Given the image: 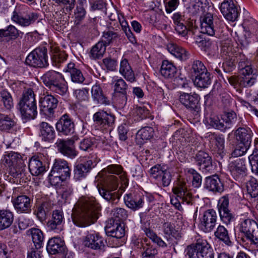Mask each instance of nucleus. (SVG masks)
<instances>
[{
  "label": "nucleus",
  "mask_w": 258,
  "mask_h": 258,
  "mask_svg": "<svg viewBox=\"0 0 258 258\" xmlns=\"http://www.w3.org/2000/svg\"><path fill=\"white\" fill-rule=\"evenodd\" d=\"M119 72L127 81L131 82H133L135 81L134 73L130 66L127 60L125 58L122 60L120 62Z\"/></svg>",
  "instance_id": "58836bf2"
},
{
  "label": "nucleus",
  "mask_w": 258,
  "mask_h": 258,
  "mask_svg": "<svg viewBox=\"0 0 258 258\" xmlns=\"http://www.w3.org/2000/svg\"><path fill=\"white\" fill-rule=\"evenodd\" d=\"M39 137L44 142H51L55 137L53 127L46 122H41L38 125Z\"/></svg>",
  "instance_id": "b1692460"
},
{
  "label": "nucleus",
  "mask_w": 258,
  "mask_h": 258,
  "mask_svg": "<svg viewBox=\"0 0 258 258\" xmlns=\"http://www.w3.org/2000/svg\"><path fill=\"white\" fill-rule=\"evenodd\" d=\"M64 217L63 212L58 210L53 211L52 217L47 222L49 230L58 233L63 229Z\"/></svg>",
  "instance_id": "a211bd4d"
},
{
  "label": "nucleus",
  "mask_w": 258,
  "mask_h": 258,
  "mask_svg": "<svg viewBox=\"0 0 258 258\" xmlns=\"http://www.w3.org/2000/svg\"><path fill=\"white\" fill-rule=\"evenodd\" d=\"M222 120L224 121L226 131L227 129L230 128L232 125L235 124L237 120H238L239 122H241L242 118L241 117L237 118L235 112H230L226 113L222 118Z\"/></svg>",
  "instance_id": "603ef678"
},
{
  "label": "nucleus",
  "mask_w": 258,
  "mask_h": 258,
  "mask_svg": "<svg viewBox=\"0 0 258 258\" xmlns=\"http://www.w3.org/2000/svg\"><path fill=\"white\" fill-rule=\"evenodd\" d=\"M31 235L36 249H40L43 246L44 236L42 231L38 228H31L27 231Z\"/></svg>",
  "instance_id": "a19ab883"
},
{
  "label": "nucleus",
  "mask_w": 258,
  "mask_h": 258,
  "mask_svg": "<svg viewBox=\"0 0 258 258\" xmlns=\"http://www.w3.org/2000/svg\"><path fill=\"white\" fill-rule=\"evenodd\" d=\"M207 71L206 67L201 61L196 60L193 61L190 69V72L193 77H195Z\"/></svg>",
  "instance_id": "864d4df0"
},
{
  "label": "nucleus",
  "mask_w": 258,
  "mask_h": 258,
  "mask_svg": "<svg viewBox=\"0 0 258 258\" xmlns=\"http://www.w3.org/2000/svg\"><path fill=\"white\" fill-rule=\"evenodd\" d=\"M111 215L116 222L126 219L128 216L127 211L121 208H114L112 210Z\"/></svg>",
  "instance_id": "e2e57ef3"
},
{
  "label": "nucleus",
  "mask_w": 258,
  "mask_h": 258,
  "mask_svg": "<svg viewBox=\"0 0 258 258\" xmlns=\"http://www.w3.org/2000/svg\"><path fill=\"white\" fill-rule=\"evenodd\" d=\"M144 197L139 194H129L124 197L126 206L129 208L136 211L143 206Z\"/></svg>",
  "instance_id": "393cba45"
},
{
  "label": "nucleus",
  "mask_w": 258,
  "mask_h": 258,
  "mask_svg": "<svg viewBox=\"0 0 258 258\" xmlns=\"http://www.w3.org/2000/svg\"><path fill=\"white\" fill-rule=\"evenodd\" d=\"M38 18V14L35 12H30L23 16L16 8L11 16V20L23 27H27L34 24Z\"/></svg>",
  "instance_id": "f8f14e48"
},
{
  "label": "nucleus",
  "mask_w": 258,
  "mask_h": 258,
  "mask_svg": "<svg viewBox=\"0 0 258 258\" xmlns=\"http://www.w3.org/2000/svg\"><path fill=\"white\" fill-rule=\"evenodd\" d=\"M160 73L165 78H171L176 73V68L172 62L164 60L162 62Z\"/></svg>",
  "instance_id": "c03bdc74"
},
{
  "label": "nucleus",
  "mask_w": 258,
  "mask_h": 258,
  "mask_svg": "<svg viewBox=\"0 0 258 258\" xmlns=\"http://www.w3.org/2000/svg\"><path fill=\"white\" fill-rule=\"evenodd\" d=\"M112 84H114V90L120 93H121V97L123 102H126V90L127 85L126 83L122 79L114 78Z\"/></svg>",
  "instance_id": "49530a36"
},
{
  "label": "nucleus",
  "mask_w": 258,
  "mask_h": 258,
  "mask_svg": "<svg viewBox=\"0 0 258 258\" xmlns=\"http://www.w3.org/2000/svg\"><path fill=\"white\" fill-rule=\"evenodd\" d=\"M14 214L9 210L0 209V230L11 226L14 221Z\"/></svg>",
  "instance_id": "72a5a7b5"
},
{
  "label": "nucleus",
  "mask_w": 258,
  "mask_h": 258,
  "mask_svg": "<svg viewBox=\"0 0 258 258\" xmlns=\"http://www.w3.org/2000/svg\"><path fill=\"white\" fill-rule=\"evenodd\" d=\"M196 86L201 88H206L211 84V74L208 71L195 77L194 80Z\"/></svg>",
  "instance_id": "79ce46f5"
},
{
  "label": "nucleus",
  "mask_w": 258,
  "mask_h": 258,
  "mask_svg": "<svg viewBox=\"0 0 258 258\" xmlns=\"http://www.w3.org/2000/svg\"><path fill=\"white\" fill-rule=\"evenodd\" d=\"M142 258H155L157 254V250L153 246L147 244L140 252Z\"/></svg>",
  "instance_id": "052dcab7"
},
{
  "label": "nucleus",
  "mask_w": 258,
  "mask_h": 258,
  "mask_svg": "<svg viewBox=\"0 0 258 258\" xmlns=\"http://www.w3.org/2000/svg\"><path fill=\"white\" fill-rule=\"evenodd\" d=\"M63 71L70 74L72 81L75 83H82L85 80L82 72L75 67L73 62L69 63Z\"/></svg>",
  "instance_id": "473e14b6"
},
{
  "label": "nucleus",
  "mask_w": 258,
  "mask_h": 258,
  "mask_svg": "<svg viewBox=\"0 0 258 258\" xmlns=\"http://www.w3.org/2000/svg\"><path fill=\"white\" fill-rule=\"evenodd\" d=\"M83 243L85 246L93 249H101L104 246L102 238L97 233L88 234Z\"/></svg>",
  "instance_id": "5701e85b"
},
{
  "label": "nucleus",
  "mask_w": 258,
  "mask_h": 258,
  "mask_svg": "<svg viewBox=\"0 0 258 258\" xmlns=\"http://www.w3.org/2000/svg\"><path fill=\"white\" fill-rule=\"evenodd\" d=\"M64 245L63 240L60 237H54L48 240L46 249L49 254H55L63 251Z\"/></svg>",
  "instance_id": "c756f323"
},
{
  "label": "nucleus",
  "mask_w": 258,
  "mask_h": 258,
  "mask_svg": "<svg viewBox=\"0 0 258 258\" xmlns=\"http://www.w3.org/2000/svg\"><path fill=\"white\" fill-rule=\"evenodd\" d=\"M18 109L25 122L34 119L37 115L35 95L31 89L25 90L18 103Z\"/></svg>",
  "instance_id": "f03ea898"
},
{
  "label": "nucleus",
  "mask_w": 258,
  "mask_h": 258,
  "mask_svg": "<svg viewBox=\"0 0 258 258\" xmlns=\"http://www.w3.org/2000/svg\"><path fill=\"white\" fill-rule=\"evenodd\" d=\"M115 117L110 112L99 109L93 115L95 124L101 130H111L114 124Z\"/></svg>",
  "instance_id": "1a4fd4ad"
},
{
  "label": "nucleus",
  "mask_w": 258,
  "mask_h": 258,
  "mask_svg": "<svg viewBox=\"0 0 258 258\" xmlns=\"http://www.w3.org/2000/svg\"><path fill=\"white\" fill-rule=\"evenodd\" d=\"M50 90L52 92L60 95H64L68 91L67 83L64 80L63 76L54 83L50 87Z\"/></svg>",
  "instance_id": "a18cd8bd"
},
{
  "label": "nucleus",
  "mask_w": 258,
  "mask_h": 258,
  "mask_svg": "<svg viewBox=\"0 0 258 258\" xmlns=\"http://www.w3.org/2000/svg\"><path fill=\"white\" fill-rule=\"evenodd\" d=\"M219 20L214 18L210 13H207L201 19V32L210 36H214L217 30V24Z\"/></svg>",
  "instance_id": "4468645a"
},
{
  "label": "nucleus",
  "mask_w": 258,
  "mask_h": 258,
  "mask_svg": "<svg viewBox=\"0 0 258 258\" xmlns=\"http://www.w3.org/2000/svg\"><path fill=\"white\" fill-rule=\"evenodd\" d=\"M210 144L213 150L219 154L223 153L224 149V138L222 136L217 135L215 134L211 133L208 137Z\"/></svg>",
  "instance_id": "2f4dec72"
},
{
  "label": "nucleus",
  "mask_w": 258,
  "mask_h": 258,
  "mask_svg": "<svg viewBox=\"0 0 258 258\" xmlns=\"http://www.w3.org/2000/svg\"><path fill=\"white\" fill-rule=\"evenodd\" d=\"M200 100L199 95L195 93H183L179 97L180 103L188 109L195 117L197 116L200 111Z\"/></svg>",
  "instance_id": "9b49d317"
},
{
  "label": "nucleus",
  "mask_w": 258,
  "mask_h": 258,
  "mask_svg": "<svg viewBox=\"0 0 258 258\" xmlns=\"http://www.w3.org/2000/svg\"><path fill=\"white\" fill-rule=\"evenodd\" d=\"M15 122L8 115L0 113V130L7 132L13 128Z\"/></svg>",
  "instance_id": "de8ad7c7"
},
{
  "label": "nucleus",
  "mask_w": 258,
  "mask_h": 258,
  "mask_svg": "<svg viewBox=\"0 0 258 258\" xmlns=\"http://www.w3.org/2000/svg\"><path fill=\"white\" fill-rule=\"evenodd\" d=\"M150 112L145 106H136L133 110V115L135 120L140 121L149 116Z\"/></svg>",
  "instance_id": "5fc2aeb1"
},
{
  "label": "nucleus",
  "mask_w": 258,
  "mask_h": 258,
  "mask_svg": "<svg viewBox=\"0 0 258 258\" xmlns=\"http://www.w3.org/2000/svg\"><path fill=\"white\" fill-rule=\"evenodd\" d=\"M49 211L48 204L44 202L36 206L34 214L40 221L43 222L46 219Z\"/></svg>",
  "instance_id": "3c124183"
},
{
  "label": "nucleus",
  "mask_w": 258,
  "mask_h": 258,
  "mask_svg": "<svg viewBox=\"0 0 258 258\" xmlns=\"http://www.w3.org/2000/svg\"><path fill=\"white\" fill-rule=\"evenodd\" d=\"M119 35L117 33L108 30L107 31H105L103 32L102 36L103 39L102 40L104 41V43H105V45L107 46L117 39Z\"/></svg>",
  "instance_id": "680f3d73"
},
{
  "label": "nucleus",
  "mask_w": 258,
  "mask_h": 258,
  "mask_svg": "<svg viewBox=\"0 0 258 258\" xmlns=\"http://www.w3.org/2000/svg\"><path fill=\"white\" fill-rule=\"evenodd\" d=\"M145 232L148 237L151 239L153 242L157 243L159 246L162 247H166L167 246L168 244L160 237H158L153 230L150 229H146Z\"/></svg>",
  "instance_id": "bf43d9fd"
},
{
  "label": "nucleus",
  "mask_w": 258,
  "mask_h": 258,
  "mask_svg": "<svg viewBox=\"0 0 258 258\" xmlns=\"http://www.w3.org/2000/svg\"><path fill=\"white\" fill-rule=\"evenodd\" d=\"M235 135L238 142L250 146L252 133L249 128L240 127L236 130Z\"/></svg>",
  "instance_id": "7c9ffc66"
},
{
  "label": "nucleus",
  "mask_w": 258,
  "mask_h": 258,
  "mask_svg": "<svg viewBox=\"0 0 258 258\" xmlns=\"http://www.w3.org/2000/svg\"><path fill=\"white\" fill-rule=\"evenodd\" d=\"M173 193L178 199H171V204L178 210H181L180 201L182 203H186L189 205L192 203V195L187 190L185 182L179 180L177 185L172 189Z\"/></svg>",
  "instance_id": "423d86ee"
},
{
  "label": "nucleus",
  "mask_w": 258,
  "mask_h": 258,
  "mask_svg": "<svg viewBox=\"0 0 258 258\" xmlns=\"http://www.w3.org/2000/svg\"><path fill=\"white\" fill-rule=\"evenodd\" d=\"M166 169L167 167L166 166L157 164L150 169V173L153 178L157 180Z\"/></svg>",
  "instance_id": "0e129e2a"
},
{
  "label": "nucleus",
  "mask_w": 258,
  "mask_h": 258,
  "mask_svg": "<svg viewBox=\"0 0 258 258\" xmlns=\"http://www.w3.org/2000/svg\"><path fill=\"white\" fill-rule=\"evenodd\" d=\"M14 207L18 213H29L32 203L30 198L26 195H21L12 200Z\"/></svg>",
  "instance_id": "aec40b11"
},
{
  "label": "nucleus",
  "mask_w": 258,
  "mask_h": 258,
  "mask_svg": "<svg viewBox=\"0 0 258 258\" xmlns=\"http://www.w3.org/2000/svg\"><path fill=\"white\" fill-rule=\"evenodd\" d=\"M250 145L238 142L234 150L232 153V156L237 157L243 155L246 153Z\"/></svg>",
  "instance_id": "338daca9"
},
{
  "label": "nucleus",
  "mask_w": 258,
  "mask_h": 258,
  "mask_svg": "<svg viewBox=\"0 0 258 258\" xmlns=\"http://www.w3.org/2000/svg\"><path fill=\"white\" fill-rule=\"evenodd\" d=\"M25 62L26 64L33 68L47 67L49 64L47 49L45 47L35 48L28 54Z\"/></svg>",
  "instance_id": "0eeeda50"
},
{
  "label": "nucleus",
  "mask_w": 258,
  "mask_h": 258,
  "mask_svg": "<svg viewBox=\"0 0 258 258\" xmlns=\"http://www.w3.org/2000/svg\"><path fill=\"white\" fill-rule=\"evenodd\" d=\"M217 216L213 209L206 211L200 219V227L205 232H210L214 230L217 223Z\"/></svg>",
  "instance_id": "ddd939ff"
},
{
  "label": "nucleus",
  "mask_w": 258,
  "mask_h": 258,
  "mask_svg": "<svg viewBox=\"0 0 258 258\" xmlns=\"http://www.w3.org/2000/svg\"><path fill=\"white\" fill-rule=\"evenodd\" d=\"M68 57V55L64 51L54 52L51 56L52 64L56 67H59L61 63L64 62Z\"/></svg>",
  "instance_id": "4d7b16f0"
},
{
  "label": "nucleus",
  "mask_w": 258,
  "mask_h": 258,
  "mask_svg": "<svg viewBox=\"0 0 258 258\" xmlns=\"http://www.w3.org/2000/svg\"><path fill=\"white\" fill-rule=\"evenodd\" d=\"M249 162L251 165V170L253 173L258 175V150L254 149L252 153L248 157Z\"/></svg>",
  "instance_id": "69168bd1"
},
{
  "label": "nucleus",
  "mask_w": 258,
  "mask_h": 258,
  "mask_svg": "<svg viewBox=\"0 0 258 258\" xmlns=\"http://www.w3.org/2000/svg\"><path fill=\"white\" fill-rule=\"evenodd\" d=\"M118 186L117 178L113 175H108L104 185L98 188L100 195L107 201L116 204L118 202L120 194L117 191Z\"/></svg>",
  "instance_id": "20e7f679"
},
{
  "label": "nucleus",
  "mask_w": 258,
  "mask_h": 258,
  "mask_svg": "<svg viewBox=\"0 0 258 258\" xmlns=\"http://www.w3.org/2000/svg\"><path fill=\"white\" fill-rule=\"evenodd\" d=\"M106 46L103 40L98 41L91 49L89 52V57L92 59H100L103 57L105 51Z\"/></svg>",
  "instance_id": "e433bc0d"
},
{
  "label": "nucleus",
  "mask_w": 258,
  "mask_h": 258,
  "mask_svg": "<svg viewBox=\"0 0 258 258\" xmlns=\"http://www.w3.org/2000/svg\"><path fill=\"white\" fill-rule=\"evenodd\" d=\"M29 170L33 176H39L46 172V167L41 161L35 157H32L29 163Z\"/></svg>",
  "instance_id": "c85d7f7f"
},
{
  "label": "nucleus",
  "mask_w": 258,
  "mask_h": 258,
  "mask_svg": "<svg viewBox=\"0 0 258 258\" xmlns=\"http://www.w3.org/2000/svg\"><path fill=\"white\" fill-rule=\"evenodd\" d=\"M58 100L53 96L47 95L40 100V111L46 116L51 117L58 105Z\"/></svg>",
  "instance_id": "dca6fc26"
},
{
  "label": "nucleus",
  "mask_w": 258,
  "mask_h": 258,
  "mask_svg": "<svg viewBox=\"0 0 258 258\" xmlns=\"http://www.w3.org/2000/svg\"><path fill=\"white\" fill-rule=\"evenodd\" d=\"M246 189L248 194L251 198H255L258 196V183L254 178H251L246 183Z\"/></svg>",
  "instance_id": "6e6d98bb"
},
{
  "label": "nucleus",
  "mask_w": 258,
  "mask_h": 258,
  "mask_svg": "<svg viewBox=\"0 0 258 258\" xmlns=\"http://www.w3.org/2000/svg\"><path fill=\"white\" fill-rule=\"evenodd\" d=\"M223 16L228 21H235L239 16V11L233 0H224L219 7Z\"/></svg>",
  "instance_id": "2eb2a0df"
},
{
  "label": "nucleus",
  "mask_w": 258,
  "mask_h": 258,
  "mask_svg": "<svg viewBox=\"0 0 258 258\" xmlns=\"http://www.w3.org/2000/svg\"><path fill=\"white\" fill-rule=\"evenodd\" d=\"M0 166L3 169H9L14 177H22L26 170V165L22 156L18 152L7 151L3 155Z\"/></svg>",
  "instance_id": "7ed1b4c3"
},
{
  "label": "nucleus",
  "mask_w": 258,
  "mask_h": 258,
  "mask_svg": "<svg viewBox=\"0 0 258 258\" xmlns=\"http://www.w3.org/2000/svg\"><path fill=\"white\" fill-rule=\"evenodd\" d=\"M105 230L109 236L117 239H120L125 235L124 227L118 222H115L112 219L108 222L105 226Z\"/></svg>",
  "instance_id": "4be33fe9"
},
{
  "label": "nucleus",
  "mask_w": 258,
  "mask_h": 258,
  "mask_svg": "<svg viewBox=\"0 0 258 258\" xmlns=\"http://www.w3.org/2000/svg\"><path fill=\"white\" fill-rule=\"evenodd\" d=\"M0 101L7 110H10L14 106L12 96L11 93L6 90H3L0 92Z\"/></svg>",
  "instance_id": "8fccbe9b"
},
{
  "label": "nucleus",
  "mask_w": 258,
  "mask_h": 258,
  "mask_svg": "<svg viewBox=\"0 0 258 258\" xmlns=\"http://www.w3.org/2000/svg\"><path fill=\"white\" fill-rule=\"evenodd\" d=\"M91 95L93 101L96 102L98 104L105 105L109 104V101L103 94L100 85L95 84L92 86Z\"/></svg>",
  "instance_id": "f704fd0d"
},
{
  "label": "nucleus",
  "mask_w": 258,
  "mask_h": 258,
  "mask_svg": "<svg viewBox=\"0 0 258 258\" xmlns=\"http://www.w3.org/2000/svg\"><path fill=\"white\" fill-rule=\"evenodd\" d=\"M168 51L175 57L181 60H185L189 57V53L182 47L174 43L167 45Z\"/></svg>",
  "instance_id": "c9c22d12"
},
{
  "label": "nucleus",
  "mask_w": 258,
  "mask_h": 258,
  "mask_svg": "<svg viewBox=\"0 0 258 258\" xmlns=\"http://www.w3.org/2000/svg\"><path fill=\"white\" fill-rule=\"evenodd\" d=\"M154 130L151 127L146 126L141 128L137 134V138L146 141L150 139L153 136Z\"/></svg>",
  "instance_id": "13d9d810"
},
{
  "label": "nucleus",
  "mask_w": 258,
  "mask_h": 258,
  "mask_svg": "<svg viewBox=\"0 0 258 258\" xmlns=\"http://www.w3.org/2000/svg\"><path fill=\"white\" fill-rule=\"evenodd\" d=\"M245 163L246 161L243 158H237L229 163V171L235 179L240 180L246 175Z\"/></svg>",
  "instance_id": "f3484780"
},
{
  "label": "nucleus",
  "mask_w": 258,
  "mask_h": 258,
  "mask_svg": "<svg viewBox=\"0 0 258 258\" xmlns=\"http://www.w3.org/2000/svg\"><path fill=\"white\" fill-rule=\"evenodd\" d=\"M214 235L219 241L223 242L226 245L231 244L232 242L228 230L224 226L219 225L214 232Z\"/></svg>",
  "instance_id": "37998d69"
},
{
  "label": "nucleus",
  "mask_w": 258,
  "mask_h": 258,
  "mask_svg": "<svg viewBox=\"0 0 258 258\" xmlns=\"http://www.w3.org/2000/svg\"><path fill=\"white\" fill-rule=\"evenodd\" d=\"M93 167V163L91 160L78 164L75 167L74 179L76 180H80L84 178Z\"/></svg>",
  "instance_id": "a878e982"
},
{
  "label": "nucleus",
  "mask_w": 258,
  "mask_h": 258,
  "mask_svg": "<svg viewBox=\"0 0 258 258\" xmlns=\"http://www.w3.org/2000/svg\"><path fill=\"white\" fill-rule=\"evenodd\" d=\"M57 131L63 135H71L75 132V124L68 115H63L56 123Z\"/></svg>",
  "instance_id": "6ab92c4d"
},
{
  "label": "nucleus",
  "mask_w": 258,
  "mask_h": 258,
  "mask_svg": "<svg viewBox=\"0 0 258 258\" xmlns=\"http://www.w3.org/2000/svg\"><path fill=\"white\" fill-rule=\"evenodd\" d=\"M204 187L215 192H221L223 191V185L217 175L207 177L205 179Z\"/></svg>",
  "instance_id": "cd10ccee"
},
{
  "label": "nucleus",
  "mask_w": 258,
  "mask_h": 258,
  "mask_svg": "<svg viewBox=\"0 0 258 258\" xmlns=\"http://www.w3.org/2000/svg\"><path fill=\"white\" fill-rule=\"evenodd\" d=\"M62 77L61 73L51 70L45 73L41 77V80L45 86L49 88Z\"/></svg>",
  "instance_id": "4c0bfd02"
},
{
  "label": "nucleus",
  "mask_w": 258,
  "mask_h": 258,
  "mask_svg": "<svg viewBox=\"0 0 258 258\" xmlns=\"http://www.w3.org/2000/svg\"><path fill=\"white\" fill-rule=\"evenodd\" d=\"M100 208L93 200L83 197L74 205L72 218L75 225L86 227L94 223L99 217Z\"/></svg>",
  "instance_id": "f257e3e1"
},
{
  "label": "nucleus",
  "mask_w": 258,
  "mask_h": 258,
  "mask_svg": "<svg viewBox=\"0 0 258 258\" xmlns=\"http://www.w3.org/2000/svg\"><path fill=\"white\" fill-rule=\"evenodd\" d=\"M52 173H57L61 176L63 179H67L70 177L71 169L68 162L63 159H55L51 169Z\"/></svg>",
  "instance_id": "412c9836"
},
{
  "label": "nucleus",
  "mask_w": 258,
  "mask_h": 258,
  "mask_svg": "<svg viewBox=\"0 0 258 258\" xmlns=\"http://www.w3.org/2000/svg\"><path fill=\"white\" fill-rule=\"evenodd\" d=\"M196 161L200 169L204 172H211L213 170L211 157L204 151H199L196 155Z\"/></svg>",
  "instance_id": "bb28decb"
},
{
  "label": "nucleus",
  "mask_w": 258,
  "mask_h": 258,
  "mask_svg": "<svg viewBox=\"0 0 258 258\" xmlns=\"http://www.w3.org/2000/svg\"><path fill=\"white\" fill-rule=\"evenodd\" d=\"M79 139V136L75 134L70 139L58 140L56 143L58 151L65 156L71 159L75 158L78 155V152L74 143Z\"/></svg>",
  "instance_id": "9d476101"
},
{
  "label": "nucleus",
  "mask_w": 258,
  "mask_h": 258,
  "mask_svg": "<svg viewBox=\"0 0 258 258\" xmlns=\"http://www.w3.org/2000/svg\"><path fill=\"white\" fill-rule=\"evenodd\" d=\"M239 231L251 244L258 246V224L253 220L246 219L240 224Z\"/></svg>",
  "instance_id": "6e6552de"
},
{
  "label": "nucleus",
  "mask_w": 258,
  "mask_h": 258,
  "mask_svg": "<svg viewBox=\"0 0 258 258\" xmlns=\"http://www.w3.org/2000/svg\"><path fill=\"white\" fill-rule=\"evenodd\" d=\"M207 122L210 126L222 132H225V127L222 118L220 119L217 115H211L209 118H207Z\"/></svg>",
  "instance_id": "09e8293b"
},
{
  "label": "nucleus",
  "mask_w": 258,
  "mask_h": 258,
  "mask_svg": "<svg viewBox=\"0 0 258 258\" xmlns=\"http://www.w3.org/2000/svg\"><path fill=\"white\" fill-rule=\"evenodd\" d=\"M20 31L12 25L7 26L6 29H0V41L5 37H8L9 40H14L20 35Z\"/></svg>",
  "instance_id": "ea45409f"
},
{
  "label": "nucleus",
  "mask_w": 258,
  "mask_h": 258,
  "mask_svg": "<svg viewBox=\"0 0 258 258\" xmlns=\"http://www.w3.org/2000/svg\"><path fill=\"white\" fill-rule=\"evenodd\" d=\"M188 173L192 175V186L196 188H199L202 184V176L197 172L193 169H189L188 170Z\"/></svg>",
  "instance_id": "774afa93"
},
{
  "label": "nucleus",
  "mask_w": 258,
  "mask_h": 258,
  "mask_svg": "<svg viewBox=\"0 0 258 258\" xmlns=\"http://www.w3.org/2000/svg\"><path fill=\"white\" fill-rule=\"evenodd\" d=\"M188 258H214L213 250L206 240L198 239L195 245L186 249Z\"/></svg>",
  "instance_id": "39448f33"
}]
</instances>
